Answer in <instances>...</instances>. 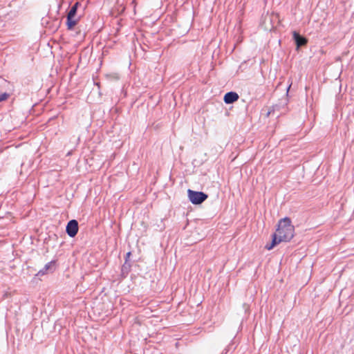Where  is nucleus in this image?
<instances>
[{"mask_svg": "<svg viewBox=\"0 0 354 354\" xmlns=\"http://www.w3.org/2000/svg\"><path fill=\"white\" fill-rule=\"evenodd\" d=\"M295 236V226L292 224L291 218L285 216L279 220L276 232L271 235V241L267 243L265 248L272 250L282 242H290Z\"/></svg>", "mask_w": 354, "mask_h": 354, "instance_id": "f257e3e1", "label": "nucleus"}, {"mask_svg": "<svg viewBox=\"0 0 354 354\" xmlns=\"http://www.w3.org/2000/svg\"><path fill=\"white\" fill-rule=\"evenodd\" d=\"M187 197L192 204L199 205L208 198V194L202 191H195L188 189Z\"/></svg>", "mask_w": 354, "mask_h": 354, "instance_id": "f03ea898", "label": "nucleus"}, {"mask_svg": "<svg viewBox=\"0 0 354 354\" xmlns=\"http://www.w3.org/2000/svg\"><path fill=\"white\" fill-rule=\"evenodd\" d=\"M292 35V40L294 41L296 46L295 50L299 52L301 47L305 46L308 44V39L296 30H293Z\"/></svg>", "mask_w": 354, "mask_h": 354, "instance_id": "7ed1b4c3", "label": "nucleus"}, {"mask_svg": "<svg viewBox=\"0 0 354 354\" xmlns=\"http://www.w3.org/2000/svg\"><path fill=\"white\" fill-rule=\"evenodd\" d=\"M79 231L78 221L75 219L70 220L66 226V233L71 238H74Z\"/></svg>", "mask_w": 354, "mask_h": 354, "instance_id": "20e7f679", "label": "nucleus"}, {"mask_svg": "<svg viewBox=\"0 0 354 354\" xmlns=\"http://www.w3.org/2000/svg\"><path fill=\"white\" fill-rule=\"evenodd\" d=\"M56 263V260H52L48 262L43 268L38 271L35 276L41 277L48 273H53L55 270Z\"/></svg>", "mask_w": 354, "mask_h": 354, "instance_id": "39448f33", "label": "nucleus"}, {"mask_svg": "<svg viewBox=\"0 0 354 354\" xmlns=\"http://www.w3.org/2000/svg\"><path fill=\"white\" fill-rule=\"evenodd\" d=\"M239 98V94L236 91L227 92L223 96V102L226 104H231L236 102Z\"/></svg>", "mask_w": 354, "mask_h": 354, "instance_id": "423d86ee", "label": "nucleus"}, {"mask_svg": "<svg viewBox=\"0 0 354 354\" xmlns=\"http://www.w3.org/2000/svg\"><path fill=\"white\" fill-rule=\"evenodd\" d=\"M80 17L66 16V26L68 30H73L75 27L78 24Z\"/></svg>", "mask_w": 354, "mask_h": 354, "instance_id": "0eeeda50", "label": "nucleus"}, {"mask_svg": "<svg viewBox=\"0 0 354 354\" xmlns=\"http://www.w3.org/2000/svg\"><path fill=\"white\" fill-rule=\"evenodd\" d=\"M131 263H123V265L122 266V268H121V272L120 274L121 279H124L128 276L129 272L131 271Z\"/></svg>", "mask_w": 354, "mask_h": 354, "instance_id": "6e6552de", "label": "nucleus"}, {"mask_svg": "<svg viewBox=\"0 0 354 354\" xmlns=\"http://www.w3.org/2000/svg\"><path fill=\"white\" fill-rule=\"evenodd\" d=\"M81 6L80 2L76 1L70 8L67 15L77 17V10Z\"/></svg>", "mask_w": 354, "mask_h": 354, "instance_id": "1a4fd4ad", "label": "nucleus"}, {"mask_svg": "<svg viewBox=\"0 0 354 354\" xmlns=\"http://www.w3.org/2000/svg\"><path fill=\"white\" fill-rule=\"evenodd\" d=\"M100 311H88V317L95 322H97L100 319Z\"/></svg>", "mask_w": 354, "mask_h": 354, "instance_id": "9d476101", "label": "nucleus"}, {"mask_svg": "<svg viewBox=\"0 0 354 354\" xmlns=\"http://www.w3.org/2000/svg\"><path fill=\"white\" fill-rule=\"evenodd\" d=\"M9 97L10 94L7 92L0 93V102L7 100Z\"/></svg>", "mask_w": 354, "mask_h": 354, "instance_id": "9b49d317", "label": "nucleus"}, {"mask_svg": "<svg viewBox=\"0 0 354 354\" xmlns=\"http://www.w3.org/2000/svg\"><path fill=\"white\" fill-rule=\"evenodd\" d=\"M131 254H131V251L127 252V254L125 255V257H124V263H131L130 262V257H131Z\"/></svg>", "mask_w": 354, "mask_h": 354, "instance_id": "f8f14e48", "label": "nucleus"}, {"mask_svg": "<svg viewBox=\"0 0 354 354\" xmlns=\"http://www.w3.org/2000/svg\"><path fill=\"white\" fill-rule=\"evenodd\" d=\"M291 86H292V82L288 84V86H287V88H286V95L287 97L288 96L289 90H290Z\"/></svg>", "mask_w": 354, "mask_h": 354, "instance_id": "ddd939ff", "label": "nucleus"}, {"mask_svg": "<svg viewBox=\"0 0 354 354\" xmlns=\"http://www.w3.org/2000/svg\"><path fill=\"white\" fill-rule=\"evenodd\" d=\"M272 112H274V109H270V110L268 111V113H267V114H266V116H267V117H268V116H269V115H270Z\"/></svg>", "mask_w": 354, "mask_h": 354, "instance_id": "4468645a", "label": "nucleus"}, {"mask_svg": "<svg viewBox=\"0 0 354 354\" xmlns=\"http://www.w3.org/2000/svg\"><path fill=\"white\" fill-rule=\"evenodd\" d=\"M56 117H57V116H55V117H52V118H50L49 119V121H50V120H53V119H54V118H55Z\"/></svg>", "mask_w": 354, "mask_h": 354, "instance_id": "2eb2a0df", "label": "nucleus"}, {"mask_svg": "<svg viewBox=\"0 0 354 354\" xmlns=\"http://www.w3.org/2000/svg\"><path fill=\"white\" fill-rule=\"evenodd\" d=\"M95 84L96 86H98V88H100V83H95Z\"/></svg>", "mask_w": 354, "mask_h": 354, "instance_id": "dca6fc26", "label": "nucleus"}]
</instances>
